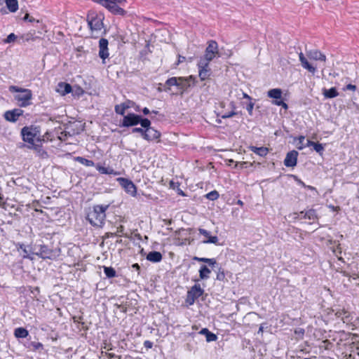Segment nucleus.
<instances>
[{
    "instance_id": "f257e3e1",
    "label": "nucleus",
    "mask_w": 359,
    "mask_h": 359,
    "mask_svg": "<svg viewBox=\"0 0 359 359\" xmlns=\"http://www.w3.org/2000/svg\"><path fill=\"white\" fill-rule=\"evenodd\" d=\"M305 56L302 52L299 53V59L302 67L308 72L314 74L316 72V67L309 62V60L313 61H326V55L318 50H310L306 51Z\"/></svg>"
},
{
    "instance_id": "f03ea898",
    "label": "nucleus",
    "mask_w": 359,
    "mask_h": 359,
    "mask_svg": "<svg viewBox=\"0 0 359 359\" xmlns=\"http://www.w3.org/2000/svg\"><path fill=\"white\" fill-rule=\"evenodd\" d=\"M109 205H94L92 210L87 215L89 222L93 226H102L106 218L105 212L109 208Z\"/></svg>"
},
{
    "instance_id": "7ed1b4c3",
    "label": "nucleus",
    "mask_w": 359,
    "mask_h": 359,
    "mask_svg": "<svg viewBox=\"0 0 359 359\" xmlns=\"http://www.w3.org/2000/svg\"><path fill=\"white\" fill-rule=\"evenodd\" d=\"M104 18V17L102 13L90 12L88 15V24L92 37L97 38L102 33Z\"/></svg>"
},
{
    "instance_id": "20e7f679",
    "label": "nucleus",
    "mask_w": 359,
    "mask_h": 359,
    "mask_svg": "<svg viewBox=\"0 0 359 359\" xmlns=\"http://www.w3.org/2000/svg\"><path fill=\"white\" fill-rule=\"evenodd\" d=\"M21 133L23 140L30 144L31 147H34L38 143H41L42 141L46 140V138L48 140V137H46L48 133L41 138L36 128L25 127L22 129Z\"/></svg>"
},
{
    "instance_id": "39448f33",
    "label": "nucleus",
    "mask_w": 359,
    "mask_h": 359,
    "mask_svg": "<svg viewBox=\"0 0 359 359\" xmlns=\"http://www.w3.org/2000/svg\"><path fill=\"white\" fill-rule=\"evenodd\" d=\"M9 90L12 93H18V94L15 95V99L18 102L20 107H27L31 104L30 100L32 98L31 90L15 86H11Z\"/></svg>"
},
{
    "instance_id": "423d86ee",
    "label": "nucleus",
    "mask_w": 359,
    "mask_h": 359,
    "mask_svg": "<svg viewBox=\"0 0 359 359\" xmlns=\"http://www.w3.org/2000/svg\"><path fill=\"white\" fill-rule=\"evenodd\" d=\"M204 292L203 289L201 288L200 285L196 284L187 292L186 302L189 305H193L195 300L203 295Z\"/></svg>"
},
{
    "instance_id": "0eeeda50",
    "label": "nucleus",
    "mask_w": 359,
    "mask_h": 359,
    "mask_svg": "<svg viewBox=\"0 0 359 359\" xmlns=\"http://www.w3.org/2000/svg\"><path fill=\"white\" fill-rule=\"evenodd\" d=\"M218 54V45L215 41H210L205 49L204 57L200 61H207L209 63Z\"/></svg>"
},
{
    "instance_id": "6e6552de",
    "label": "nucleus",
    "mask_w": 359,
    "mask_h": 359,
    "mask_svg": "<svg viewBox=\"0 0 359 359\" xmlns=\"http://www.w3.org/2000/svg\"><path fill=\"white\" fill-rule=\"evenodd\" d=\"M100 1V4L107 8L110 12L114 14H118L121 15H123L126 13V11L117 6V3L119 4V1H114V0H98Z\"/></svg>"
},
{
    "instance_id": "1a4fd4ad",
    "label": "nucleus",
    "mask_w": 359,
    "mask_h": 359,
    "mask_svg": "<svg viewBox=\"0 0 359 359\" xmlns=\"http://www.w3.org/2000/svg\"><path fill=\"white\" fill-rule=\"evenodd\" d=\"M117 181L119 182L121 187L125 190V191L130 194L132 196H135L137 194V188L134 183L126 178L118 177Z\"/></svg>"
},
{
    "instance_id": "9d476101",
    "label": "nucleus",
    "mask_w": 359,
    "mask_h": 359,
    "mask_svg": "<svg viewBox=\"0 0 359 359\" xmlns=\"http://www.w3.org/2000/svg\"><path fill=\"white\" fill-rule=\"evenodd\" d=\"M140 121V116L130 113L123 117L122 126L124 127L136 126Z\"/></svg>"
},
{
    "instance_id": "9b49d317",
    "label": "nucleus",
    "mask_w": 359,
    "mask_h": 359,
    "mask_svg": "<svg viewBox=\"0 0 359 359\" xmlns=\"http://www.w3.org/2000/svg\"><path fill=\"white\" fill-rule=\"evenodd\" d=\"M194 78L192 76H189L188 77H179L178 90L181 95L191 86V82H194Z\"/></svg>"
},
{
    "instance_id": "f8f14e48",
    "label": "nucleus",
    "mask_w": 359,
    "mask_h": 359,
    "mask_svg": "<svg viewBox=\"0 0 359 359\" xmlns=\"http://www.w3.org/2000/svg\"><path fill=\"white\" fill-rule=\"evenodd\" d=\"M208 64L207 61H199L198 67L199 69V77L201 80L204 81L210 76V69H208Z\"/></svg>"
},
{
    "instance_id": "ddd939ff",
    "label": "nucleus",
    "mask_w": 359,
    "mask_h": 359,
    "mask_svg": "<svg viewBox=\"0 0 359 359\" xmlns=\"http://www.w3.org/2000/svg\"><path fill=\"white\" fill-rule=\"evenodd\" d=\"M161 133L159 131L155 130L154 128L145 129L144 133V139L147 141H159Z\"/></svg>"
},
{
    "instance_id": "4468645a",
    "label": "nucleus",
    "mask_w": 359,
    "mask_h": 359,
    "mask_svg": "<svg viewBox=\"0 0 359 359\" xmlns=\"http://www.w3.org/2000/svg\"><path fill=\"white\" fill-rule=\"evenodd\" d=\"M34 251L33 254L42 259H50L52 255V251L46 245H40L39 250L35 247Z\"/></svg>"
},
{
    "instance_id": "2eb2a0df",
    "label": "nucleus",
    "mask_w": 359,
    "mask_h": 359,
    "mask_svg": "<svg viewBox=\"0 0 359 359\" xmlns=\"http://www.w3.org/2000/svg\"><path fill=\"white\" fill-rule=\"evenodd\" d=\"M99 56L103 60V61L108 57V41L105 39H101L99 41Z\"/></svg>"
},
{
    "instance_id": "dca6fc26",
    "label": "nucleus",
    "mask_w": 359,
    "mask_h": 359,
    "mask_svg": "<svg viewBox=\"0 0 359 359\" xmlns=\"http://www.w3.org/2000/svg\"><path fill=\"white\" fill-rule=\"evenodd\" d=\"M298 152L296 151H292L287 153L285 161L284 164L287 167H293L297 164Z\"/></svg>"
},
{
    "instance_id": "f3484780",
    "label": "nucleus",
    "mask_w": 359,
    "mask_h": 359,
    "mask_svg": "<svg viewBox=\"0 0 359 359\" xmlns=\"http://www.w3.org/2000/svg\"><path fill=\"white\" fill-rule=\"evenodd\" d=\"M72 90V87L71 85L64 82L59 83L56 88V91L61 95H65L71 93Z\"/></svg>"
},
{
    "instance_id": "a211bd4d",
    "label": "nucleus",
    "mask_w": 359,
    "mask_h": 359,
    "mask_svg": "<svg viewBox=\"0 0 359 359\" xmlns=\"http://www.w3.org/2000/svg\"><path fill=\"white\" fill-rule=\"evenodd\" d=\"M20 115H21L20 110L15 109L13 111H7L4 114V117L7 121L14 122V121H17L18 118Z\"/></svg>"
},
{
    "instance_id": "6ab92c4d",
    "label": "nucleus",
    "mask_w": 359,
    "mask_h": 359,
    "mask_svg": "<svg viewBox=\"0 0 359 359\" xmlns=\"http://www.w3.org/2000/svg\"><path fill=\"white\" fill-rule=\"evenodd\" d=\"M199 233L208 238L207 241H203L205 243H214L216 244L218 242V238L217 236H211L210 232L203 229H198Z\"/></svg>"
},
{
    "instance_id": "aec40b11",
    "label": "nucleus",
    "mask_w": 359,
    "mask_h": 359,
    "mask_svg": "<svg viewBox=\"0 0 359 359\" xmlns=\"http://www.w3.org/2000/svg\"><path fill=\"white\" fill-rule=\"evenodd\" d=\"M1 2H5L7 8L11 13H15L18 9V0H1Z\"/></svg>"
},
{
    "instance_id": "412c9836",
    "label": "nucleus",
    "mask_w": 359,
    "mask_h": 359,
    "mask_svg": "<svg viewBox=\"0 0 359 359\" xmlns=\"http://www.w3.org/2000/svg\"><path fill=\"white\" fill-rule=\"evenodd\" d=\"M147 259L151 262H159L162 259V255L159 252L152 251L147 255Z\"/></svg>"
},
{
    "instance_id": "4be33fe9",
    "label": "nucleus",
    "mask_w": 359,
    "mask_h": 359,
    "mask_svg": "<svg viewBox=\"0 0 359 359\" xmlns=\"http://www.w3.org/2000/svg\"><path fill=\"white\" fill-rule=\"evenodd\" d=\"M249 149H250V151H253L254 153L260 156H265L267 155L269 152V149L264 147H257L255 146H250Z\"/></svg>"
},
{
    "instance_id": "5701e85b",
    "label": "nucleus",
    "mask_w": 359,
    "mask_h": 359,
    "mask_svg": "<svg viewBox=\"0 0 359 359\" xmlns=\"http://www.w3.org/2000/svg\"><path fill=\"white\" fill-rule=\"evenodd\" d=\"M268 96L275 100H280L282 97V90L280 88L271 89L267 93Z\"/></svg>"
},
{
    "instance_id": "b1692460",
    "label": "nucleus",
    "mask_w": 359,
    "mask_h": 359,
    "mask_svg": "<svg viewBox=\"0 0 359 359\" xmlns=\"http://www.w3.org/2000/svg\"><path fill=\"white\" fill-rule=\"evenodd\" d=\"M200 334H204L208 342L215 341L217 337L212 332H210L207 328H203L200 331Z\"/></svg>"
},
{
    "instance_id": "393cba45",
    "label": "nucleus",
    "mask_w": 359,
    "mask_h": 359,
    "mask_svg": "<svg viewBox=\"0 0 359 359\" xmlns=\"http://www.w3.org/2000/svg\"><path fill=\"white\" fill-rule=\"evenodd\" d=\"M323 95L326 98H334L337 97L339 93L335 88H331L330 89L324 88L323 90Z\"/></svg>"
},
{
    "instance_id": "a878e982",
    "label": "nucleus",
    "mask_w": 359,
    "mask_h": 359,
    "mask_svg": "<svg viewBox=\"0 0 359 359\" xmlns=\"http://www.w3.org/2000/svg\"><path fill=\"white\" fill-rule=\"evenodd\" d=\"M210 273L211 271L205 265H202L199 270L200 278L202 280L208 279L210 278Z\"/></svg>"
},
{
    "instance_id": "bb28decb",
    "label": "nucleus",
    "mask_w": 359,
    "mask_h": 359,
    "mask_svg": "<svg viewBox=\"0 0 359 359\" xmlns=\"http://www.w3.org/2000/svg\"><path fill=\"white\" fill-rule=\"evenodd\" d=\"M300 215H302L304 218H306L310 220H315L318 218L316 212L315 210L311 209L306 212H301Z\"/></svg>"
},
{
    "instance_id": "cd10ccee",
    "label": "nucleus",
    "mask_w": 359,
    "mask_h": 359,
    "mask_svg": "<svg viewBox=\"0 0 359 359\" xmlns=\"http://www.w3.org/2000/svg\"><path fill=\"white\" fill-rule=\"evenodd\" d=\"M41 143H38L37 144L34 145V147H29L36 150V151L39 157H41L42 158H46L48 156V153L41 148Z\"/></svg>"
},
{
    "instance_id": "c85d7f7f",
    "label": "nucleus",
    "mask_w": 359,
    "mask_h": 359,
    "mask_svg": "<svg viewBox=\"0 0 359 359\" xmlns=\"http://www.w3.org/2000/svg\"><path fill=\"white\" fill-rule=\"evenodd\" d=\"M96 169L102 174H107V175H116L118 173L114 170V169L111 168H107L102 166L100 165H96Z\"/></svg>"
},
{
    "instance_id": "c756f323",
    "label": "nucleus",
    "mask_w": 359,
    "mask_h": 359,
    "mask_svg": "<svg viewBox=\"0 0 359 359\" xmlns=\"http://www.w3.org/2000/svg\"><path fill=\"white\" fill-rule=\"evenodd\" d=\"M130 107L129 102L122 103L115 106V111L116 114L124 115L126 110Z\"/></svg>"
},
{
    "instance_id": "7c9ffc66",
    "label": "nucleus",
    "mask_w": 359,
    "mask_h": 359,
    "mask_svg": "<svg viewBox=\"0 0 359 359\" xmlns=\"http://www.w3.org/2000/svg\"><path fill=\"white\" fill-rule=\"evenodd\" d=\"M28 334V331L23 327L16 328L14 332V335L17 338H25Z\"/></svg>"
},
{
    "instance_id": "2f4dec72",
    "label": "nucleus",
    "mask_w": 359,
    "mask_h": 359,
    "mask_svg": "<svg viewBox=\"0 0 359 359\" xmlns=\"http://www.w3.org/2000/svg\"><path fill=\"white\" fill-rule=\"evenodd\" d=\"M76 161L86 166L91 167V166L95 165V163L93 161H92L90 160H88L83 157H80V156L77 157Z\"/></svg>"
},
{
    "instance_id": "473e14b6",
    "label": "nucleus",
    "mask_w": 359,
    "mask_h": 359,
    "mask_svg": "<svg viewBox=\"0 0 359 359\" xmlns=\"http://www.w3.org/2000/svg\"><path fill=\"white\" fill-rule=\"evenodd\" d=\"M195 260H197L198 262H205L208 264L210 266H214L216 264V261L215 259H209V258H204V257H194Z\"/></svg>"
},
{
    "instance_id": "72a5a7b5",
    "label": "nucleus",
    "mask_w": 359,
    "mask_h": 359,
    "mask_svg": "<svg viewBox=\"0 0 359 359\" xmlns=\"http://www.w3.org/2000/svg\"><path fill=\"white\" fill-rule=\"evenodd\" d=\"M178 81H179V77H172V78L168 79L166 81L165 85L168 86L169 87L175 86L178 88Z\"/></svg>"
},
{
    "instance_id": "f704fd0d",
    "label": "nucleus",
    "mask_w": 359,
    "mask_h": 359,
    "mask_svg": "<svg viewBox=\"0 0 359 359\" xmlns=\"http://www.w3.org/2000/svg\"><path fill=\"white\" fill-rule=\"evenodd\" d=\"M104 271L105 275L108 278H113V277H114L116 276V271L111 267L104 266Z\"/></svg>"
},
{
    "instance_id": "c9c22d12",
    "label": "nucleus",
    "mask_w": 359,
    "mask_h": 359,
    "mask_svg": "<svg viewBox=\"0 0 359 359\" xmlns=\"http://www.w3.org/2000/svg\"><path fill=\"white\" fill-rule=\"evenodd\" d=\"M71 92L72 93L73 95L77 97H80L84 93L83 90L81 87L77 86L72 87V90Z\"/></svg>"
},
{
    "instance_id": "e433bc0d",
    "label": "nucleus",
    "mask_w": 359,
    "mask_h": 359,
    "mask_svg": "<svg viewBox=\"0 0 359 359\" xmlns=\"http://www.w3.org/2000/svg\"><path fill=\"white\" fill-rule=\"evenodd\" d=\"M219 196V193L215 190L207 194L205 197L210 201H215L218 198Z\"/></svg>"
},
{
    "instance_id": "4c0bfd02",
    "label": "nucleus",
    "mask_w": 359,
    "mask_h": 359,
    "mask_svg": "<svg viewBox=\"0 0 359 359\" xmlns=\"http://www.w3.org/2000/svg\"><path fill=\"white\" fill-rule=\"evenodd\" d=\"M16 39H17V36H16L15 34L11 33V34H10L7 36V38H6V39H5L4 40V42L5 43H11L14 42V41L16 40Z\"/></svg>"
},
{
    "instance_id": "58836bf2",
    "label": "nucleus",
    "mask_w": 359,
    "mask_h": 359,
    "mask_svg": "<svg viewBox=\"0 0 359 359\" xmlns=\"http://www.w3.org/2000/svg\"><path fill=\"white\" fill-rule=\"evenodd\" d=\"M142 126V128H145V129H147V128H150V125H151V121L147 119V118H141V121H140V123Z\"/></svg>"
},
{
    "instance_id": "ea45409f",
    "label": "nucleus",
    "mask_w": 359,
    "mask_h": 359,
    "mask_svg": "<svg viewBox=\"0 0 359 359\" xmlns=\"http://www.w3.org/2000/svg\"><path fill=\"white\" fill-rule=\"evenodd\" d=\"M313 149L316 152H318L320 154H321L324 150L323 144L317 142H316V144L313 145Z\"/></svg>"
},
{
    "instance_id": "a19ab883",
    "label": "nucleus",
    "mask_w": 359,
    "mask_h": 359,
    "mask_svg": "<svg viewBox=\"0 0 359 359\" xmlns=\"http://www.w3.org/2000/svg\"><path fill=\"white\" fill-rule=\"evenodd\" d=\"M20 248L22 249L24 252V255H23L24 258H29V259H32V258L29 257V250H28L26 248V247L24 246V245H22V244L20 245Z\"/></svg>"
},
{
    "instance_id": "79ce46f5",
    "label": "nucleus",
    "mask_w": 359,
    "mask_h": 359,
    "mask_svg": "<svg viewBox=\"0 0 359 359\" xmlns=\"http://www.w3.org/2000/svg\"><path fill=\"white\" fill-rule=\"evenodd\" d=\"M273 104H274L275 105H277V106H281L285 109H287L288 107L287 104L281 100H273Z\"/></svg>"
},
{
    "instance_id": "37998d69",
    "label": "nucleus",
    "mask_w": 359,
    "mask_h": 359,
    "mask_svg": "<svg viewBox=\"0 0 359 359\" xmlns=\"http://www.w3.org/2000/svg\"><path fill=\"white\" fill-rule=\"evenodd\" d=\"M236 114V113L234 111H231L230 112H225L224 114H223L222 115V118H227L232 117L233 116H234Z\"/></svg>"
},
{
    "instance_id": "c03bdc74",
    "label": "nucleus",
    "mask_w": 359,
    "mask_h": 359,
    "mask_svg": "<svg viewBox=\"0 0 359 359\" xmlns=\"http://www.w3.org/2000/svg\"><path fill=\"white\" fill-rule=\"evenodd\" d=\"M123 231L124 227L122 225H121L118 227H117L116 232L114 234L116 236H121L122 235H123Z\"/></svg>"
},
{
    "instance_id": "a18cd8bd",
    "label": "nucleus",
    "mask_w": 359,
    "mask_h": 359,
    "mask_svg": "<svg viewBox=\"0 0 359 359\" xmlns=\"http://www.w3.org/2000/svg\"><path fill=\"white\" fill-rule=\"evenodd\" d=\"M145 131V129H143L142 128H135L133 129L132 132L133 133H140L142 136V137H144V133Z\"/></svg>"
},
{
    "instance_id": "49530a36",
    "label": "nucleus",
    "mask_w": 359,
    "mask_h": 359,
    "mask_svg": "<svg viewBox=\"0 0 359 359\" xmlns=\"http://www.w3.org/2000/svg\"><path fill=\"white\" fill-rule=\"evenodd\" d=\"M344 90H352L355 91L356 90V86L353 84H348L344 88Z\"/></svg>"
},
{
    "instance_id": "de8ad7c7",
    "label": "nucleus",
    "mask_w": 359,
    "mask_h": 359,
    "mask_svg": "<svg viewBox=\"0 0 359 359\" xmlns=\"http://www.w3.org/2000/svg\"><path fill=\"white\" fill-rule=\"evenodd\" d=\"M144 346L147 348H151L153 346V343L150 341H145L144 342Z\"/></svg>"
},
{
    "instance_id": "09e8293b",
    "label": "nucleus",
    "mask_w": 359,
    "mask_h": 359,
    "mask_svg": "<svg viewBox=\"0 0 359 359\" xmlns=\"http://www.w3.org/2000/svg\"><path fill=\"white\" fill-rule=\"evenodd\" d=\"M254 107V104L252 102H250L247 106V110L250 113V114H252V109Z\"/></svg>"
},
{
    "instance_id": "8fccbe9b",
    "label": "nucleus",
    "mask_w": 359,
    "mask_h": 359,
    "mask_svg": "<svg viewBox=\"0 0 359 359\" xmlns=\"http://www.w3.org/2000/svg\"><path fill=\"white\" fill-rule=\"evenodd\" d=\"M25 20H29V22H34L35 21L34 18L32 17H29V14H26L24 17Z\"/></svg>"
},
{
    "instance_id": "3c124183",
    "label": "nucleus",
    "mask_w": 359,
    "mask_h": 359,
    "mask_svg": "<svg viewBox=\"0 0 359 359\" xmlns=\"http://www.w3.org/2000/svg\"><path fill=\"white\" fill-rule=\"evenodd\" d=\"M225 276H224V272H221V273H219L217 276V280H222L224 278Z\"/></svg>"
},
{
    "instance_id": "603ef678",
    "label": "nucleus",
    "mask_w": 359,
    "mask_h": 359,
    "mask_svg": "<svg viewBox=\"0 0 359 359\" xmlns=\"http://www.w3.org/2000/svg\"><path fill=\"white\" fill-rule=\"evenodd\" d=\"M185 60H186L185 57L179 55L178 61L176 65H178L180 63L184 62Z\"/></svg>"
},
{
    "instance_id": "864d4df0",
    "label": "nucleus",
    "mask_w": 359,
    "mask_h": 359,
    "mask_svg": "<svg viewBox=\"0 0 359 359\" xmlns=\"http://www.w3.org/2000/svg\"><path fill=\"white\" fill-rule=\"evenodd\" d=\"M315 144H316V142H312L311 140H307L306 144L305 145V147H311V146H312L313 147V145Z\"/></svg>"
},
{
    "instance_id": "5fc2aeb1",
    "label": "nucleus",
    "mask_w": 359,
    "mask_h": 359,
    "mask_svg": "<svg viewBox=\"0 0 359 359\" xmlns=\"http://www.w3.org/2000/svg\"><path fill=\"white\" fill-rule=\"evenodd\" d=\"M306 187V188H307V189H310V190H311V191H315L316 194H318V191H316V188H315V187H311V186H309V185H308V186H306V187Z\"/></svg>"
},
{
    "instance_id": "6e6d98bb",
    "label": "nucleus",
    "mask_w": 359,
    "mask_h": 359,
    "mask_svg": "<svg viewBox=\"0 0 359 359\" xmlns=\"http://www.w3.org/2000/svg\"><path fill=\"white\" fill-rule=\"evenodd\" d=\"M142 112H143V114H144V115H147V114H149V112H150V111H149V109H148V108L144 107V108L143 109V110H142Z\"/></svg>"
},
{
    "instance_id": "4d7b16f0",
    "label": "nucleus",
    "mask_w": 359,
    "mask_h": 359,
    "mask_svg": "<svg viewBox=\"0 0 359 359\" xmlns=\"http://www.w3.org/2000/svg\"><path fill=\"white\" fill-rule=\"evenodd\" d=\"M132 267L133 269H135L137 271H139L140 270V266L138 264H133Z\"/></svg>"
},
{
    "instance_id": "13d9d810",
    "label": "nucleus",
    "mask_w": 359,
    "mask_h": 359,
    "mask_svg": "<svg viewBox=\"0 0 359 359\" xmlns=\"http://www.w3.org/2000/svg\"><path fill=\"white\" fill-rule=\"evenodd\" d=\"M41 346H42V344H40V343H37V344H36L34 345V347H35L36 348H38L39 347H41Z\"/></svg>"
},
{
    "instance_id": "bf43d9fd",
    "label": "nucleus",
    "mask_w": 359,
    "mask_h": 359,
    "mask_svg": "<svg viewBox=\"0 0 359 359\" xmlns=\"http://www.w3.org/2000/svg\"><path fill=\"white\" fill-rule=\"evenodd\" d=\"M304 136H301L299 137V143H302L303 141L304 140Z\"/></svg>"
},
{
    "instance_id": "052dcab7",
    "label": "nucleus",
    "mask_w": 359,
    "mask_h": 359,
    "mask_svg": "<svg viewBox=\"0 0 359 359\" xmlns=\"http://www.w3.org/2000/svg\"><path fill=\"white\" fill-rule=\"evenodd\" d=\"M178 194H179L180 195H182V196H185V194H184V193L183 192V191H182V190H180V189H179V190H178Z\"/></svg>"
},
{
    "instance_id": "680f3d73",
    "label": "nucleus",
    "mask_w": 359,
    "mask_h": 359,
    "mask_svg": "<svg viewBox=\"0 0 359 359\" xmlns=\"http://www.w3.org/2000/svg\"><path fill=\"white\" fill-rule=\"evenodd\" d=\"M243 97L247 98V99H250V97L248 95H247L246 93H243Z\"/></svg>"
},
{
    "instance_id": "e2e57ef3",
    "label": "nucleus",
    "mask_w": 359,
    "mask_h": 359,
    "mask_svg": "<svg viewBox=\"0 0 359 359\" xmlns=\"http://www.w3.org/2000/svg\"><path fill=\"white\" fill-rule=\"evenodd\" d=\"M299 183L300 185H302L304 187H306V184L302 181L299 180Z\"/></svg>"
},
{
    "instance_id": "0e129e2a",
    "label": "nucleus",
    "mask_w": 359,
    "mask_h": 359,
    "mask_svg": "<svg viewBox=\"0 0 359 359\" xmlns=\"http://www.w3.org/2000/svg\"><path fill=\"white\" fill-rule=\"evenodd\" d=\"M245 164H246V162H241V163H240V165H241V166L242 168L243 167V165H244Z\"/></svg>"
},
{
    "instance_id": "69168bd1",
    "label": "nucleus",
    "mask_w": 359,
    "mask_h": 359,
    "mask_svg": "<svg viewBox=\"0 0 359 359\" xmlns=\"http://www.w3.org/2000/svg\"><path fill=\"white\" fill-rule=\"evenodd\" d=\"M263 332V327L262 326H260V327L259 329V332Z\"/></svg>"
},
{
    "instance_id": "338daca9",
    "label": "nucleus",
    "mask_w": 359,
    "mask_h": 359,
    "mask_svg": "<svg viewBox=\"0 0 359 359\" xmlns=\"http://www.w3.org/2000/svg\"><path fill=\"white\" fill-rule=\"evenodd\" d=\"M238 204H239V205H242L243 203V202H242L241 201H240V200H239V201H238Z\"/></svg>"
},
{
    "instance_id": "774afa93",
    "label": "nucleus",
    "mask_w": 359,
    "mask_h": 359,
    "mask_svg": "<svg viewBox=\"0 0 359 359\" xmlns=\"http://www.w3.org/2000/svg\"><path fill=\"white\" fill-rule=\"evenodd\" d=\"M153 113H154V114H156L158 112H157V111H153Z\"/></svg>"
}]
</instances>
